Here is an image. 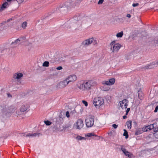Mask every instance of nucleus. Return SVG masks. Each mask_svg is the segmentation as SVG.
Wrapping results in <instances>:
<instances>
[{
	"instance_id": "obj_29",
	"label": "nucleus",
	"mask_w": 158,
	"mask_h": 158,
	"mask_svg": "<svg viewBox=\"0 0 158 158\" xmlns=\"http://www.w3.org/2000/svg\"><path fill=\"white\" fill-rule=\"evenodd\" d=\"M15 107L13 106H11L10 107V109H9V112L10 113H13L15 111Z\"/></svg>"
},
{
	"instance_id": "obj_57",
	"label": "nucleus",
	"mask_w": 158,
	"mask_h": 158,
	"mask_svg": "<svg viewBox=\"0 0 158 158\" xmlns=\"http://www.w3.org/2000/svg\"><path fill=\"white\" fill-rule=\"evenodd\" d=\"M1 51V52H2V50H1V49H0V51Z\"/></svg>"
},
{
	"instance_id": "obj_26",
	"label": "nucleus",
	"mask_w": 158,
	"mask_h": 158,
	"mask_svg": "<svg viewBox=\"0 0 158 158\" xmlns=\"http://www.w3.org/2000/svg\"><path fill=\"white\" fill-rule=\"evenodd\" d=\"M73 25H74L76 28V29L77 27L80 26L81 25V23L80 22H77L76 23H73Z\"/></svg>"
},
{
	"instance_id": "obj_45",
	"label": "nucleus",
	"mask_w": 158,
	"mask_h": 158,
	"mask_svg": "<svg viewBox=\"0 0 158 158\" xmlns=\"http://www.w3.org/2000/svg\"><path fill=\"white\" fill-rule=\"evenodd\" d=\"M112 127L116 129L118 127V125H117L116 124H113L112 125Z\"/></svg>"
},
{
	"instance_id": "obj_48",
	"label": "nucleus",
	"mask_w": 158,
	"mask_h": 158,
	"mask_svg": "<svg viewBox=\"0 0 158 158\" xmlns=\"http://www.w3.org/2000/svg\"><path fill=\"white\" fill-rule=\"evenodd\" d=\"M17 2L19 3H20L23 2V0H17Z\"/></svg>"
},
{
	"instance_id": "obj_15",
	"label": "nucleus",
	"mask_w": 158,
	"mask_h": 158,
	"mask_svg": "<svg viewBox=\"0 0 158 158\" xmlns=\"http://www.w3.org/2000/svg\"><path fill=\"white\" fill-rule=\"evenodd\" d=\"M29 106L27 105H22L20 107V110L23 112L26 111L28 108Z\"/></svg>"
},
{
	"instance_id": "obj_2",
	"label": "nucleus",
	"mask_w": 158,
	"mask_h": 158,
	"mask_svg": "<svg viewBox=\"0 0 158 158\" xmlns=\"http://www.w3.org/2000/svg\"><path fill=\"white\" fill-rule=\"evenodd\" d=\"M110 46L111 47L110 49L112 50V52L114 53L117 52L122 46L120 44L116 43L115 41L112 42L110 44Z\"/></svg>"
},
{
	"instance_id": "obj_35",
	"label": "nucleus",
	"mask_w": 158,
	"mask_h": 158,
	"mask_svg": "<svg viewBox=\"0 0 158 158\" xmlns=\"http://www.w3.org/2000/svg\"><path fill=\"white\" fill-rule=\"evenodd\" d=\"M102 84L104 85H110L109 83V81H104L103 82Z\"/></svg>"
},
{
	"instance_id": "obj_59",
	"label": "nucleus",
	"mask_w": 158,
	"mask_h": 158,
	"mask_svg": "<svg viewBox=\"0 0 158 158\" xmlns=\"http://www.w3.org/2000/svg\"><path fill=\"white\" fill-rule=\"evenodd\" d=\"M157 130H158V127L157 128Z\"/></svg>"
},
{
	"instance_id": "obj_40",
	"label": "nucleus",
	"mask_w": 158,
	"mask_h": 158,
	"mask_svg": "<svg viewBox=\"0 0 158 158\" xmlns=\"http://www.w3.org/2000/svg\"><path fill=\"white\" fill-rule=\"evenodd\" d=\"M3 23H1L0 24V31H2L3 30L4 28L2 27Z\"/></svg>"
},
{
	"instance_id": "obj_24",
	"label": "nucleus",
	"mask_w": 158,
	"mask_h": 158,
	"mask_svg": "<svg viewBox=\"0 0 158 158\" xmlns=\"http://www.w3.org/2000/svg\"><path fill=\"white\" fill-rule=\"evenodd\" d=\"M123 35V31H121L120 32L116 34V37L117 38H121L122 37Z\"/></svg>"
},
{
	"instance_id": "obj_53",
	"label": "nucleus",
	"mask_w": 158,
	"mask_h": 158,
	"mask_svg": "<svg viewBox=\"0 0 158 158\" xmlns=\"http://www.w3.org/2000/svg\"><path fill=\"white\" fill-rule=\"evenodd\" d=\"M82 0H77V1L78 2H80Z\"/></svg>"
},
{
	"instance_id": "obj_37",
	"label": "nucleus",
	"mask_w": 158,
	"mask_h": 158,
	"mask_svg": "<svg viewBox=\"0 0 158 158\" xmlns=\"http://www.w3.org/2000/svg\"><path fill=\"white\" fill-rule=\"evenodd\" d=\"M22 112L21 111V110L20 111H18L16 112V114H17V116L20 115L22 114Z\"/></svg>"
},
{
	"instance_id": "obj_41",
	"label": "nucleus",
	"mask_w": 158,
	"mask_h": 158,
	"mask_svg": "<svg viewBox=\"0 0 158 158\" xmlns=\"http://www.w3.org/2000/svg\"><path fill=\"white\" fill-rule=\"evenodd\" d=\"M130 108H128L126 110V115H127L128 114V112L130 110Z\"/></svg>"
},
{
	"instance_id": "obj_9",
	"label": "nucleus",
	"mask_w": 158,
	"mask_h": 158,
	"mask_svg": "<svg viewBox=\"0 0 158 158\" xmlns=\"http://www.w3.org/2000/svg\"><path fill=\"white\" fill-rule=\"evenodd\" d=\"M158 65V60L152 62L150 64L145 66L144 68L146 69H151L156 67Z\"/></svg>"
},
{
	"instance_id": "obj_38",
	"label": "nucleus",
	"mask_w": 158,
	"mask_h": 158,
	"mask_svg": "<svg viewBox=\"0 0 158 158\" xmlns=\"http://www.w3.org/2000/svg\"><path fill=\"white\" fill-rule=\"evenodd\" d=\"M104 0H99L98 2V5L102 4Z\"/></svg>"
},
{
	"instance_id": "obj_46",
	"label": "nucleus",
	"mask_w": 158,
	"mask_h": 158,
	"mask_svg": "<svg viewBox=\"0 0 158 158\" xmlns=\"http://www.w3.org/2000/svg\"><path fill=\"white\" fill-rule=\"evenodd\" d=\"M56 69L58 70H60L62 69H63V68L62 67L60 66L57 67V68H56Z\"/></svg>"
},
{
	"instance_id": "obj_6",
	"label": "nucleus",
	"mask_w": 158,
	"mask_h": 158,
	"mask_svg": "<svg viewBox=\"0 0 158 158\" xmlns=\"http://www.w3.org/2000/svg\"><path fill=\"white\" fill-rule=\"evenodd\" d=\"M128 101L126 99H124L123 100L119 102V104H120V106L121 108L123 109H126L128 105Z\"/></svg>"
},
{
	"instance_id": "obj_10",
	"label": "nucleus",
	"mask_w": 158,
	"mask_h": 158,
	"mask_svg": "<svg viewBox=\"0 0 158 158\" xmlns=\"http://www.w3.org/2000/svg\"><path fill=\"white\" fill-rule=\"evenodd\" d=\"M68 84V82L66 81V79L60 82L57 84V87L59 88H63L66 87Z\"/></svg>"
},
{
	"instance_id": "obj_18",
	"label": "nucleus",
	"mask_w": 158,
	"mask_h": 158,
	"mask_svg": "<svg viewBox=\"0 0 158 158\" xmlns=\"http://www.w3.org/2000/svg\"><path fill=\"white\" fill-rule=\"evenodd\" d=\"M143 133V131L141 128H139L137 129L135 132V135H138L142 134Z\"/></svg>"
},
{
	"instance_id": "obj_16",
	"label": "nucleus",
	"mask_w": 158,
	"mask_h": 158,
	"mask_svg": "<svg viewBox=\"0 0 158 158\" xmlns=\"http://www.w3.org/2000/svg\"><path fill=\"white\" fill-rule=\"evenodd\" d=\"M156 123H155L153 124H151L147 126L146 127L147 128V129H149V130H151L156 127Z\"/></svg>"
},
{
	"instance_id": "obj_13",
	"label": "nucleus",
	"mask_w": 158,
	"mask_h": 158,
	"mask_svg": "<svg viewBox=\"0 0 158 158\" xmlns=\"http://www.w3.org/2000/svg\"><path fill=\"white\" fill-rule=\"evenodd\" d=\"M23 74L19 73H14L13 76V80L16 79L18 80L20 79L23 76Z\"/></svg>"
},
{
	"instance_id": "obj_17",
	"label": "nucleus",
	"mask_w": 158,
	"mask_h": 158,
	"mask_svg": "<svg viewBox=\"0 0 158 158\" xmlns=\"http://www.w3.org/2000/svg\"><path fill=\"white\" fill-rule=\"evenodd\" d=\"M101 89L103 91H106L109 90L110 88L106 85H103L101 87Z\"/></svg>"
},
{
	"instance_id": "obj_8",
	"label": "nucleus",
	"mask_w": 158,
	"mask_h": 158,
	"mask_svg": "<svg viewBox=\"0 0 158 158\" xmlns=\"http://www.w3.org/2000/svg\"><path fill=\"white\" fill-rule=\"evenodd\" d=\"M66 81L68 82V84L70 83H73L77 79V77L75 75H72L69 76L66 79Z\"/></svg>"
},
{
	"instance_id": "obj_5",
	"label": "nucleus",
	"mask_w": 158,
	"mask_h": 158,
	"mask_svg": "<svg viewBox=\"0 0 158 158\" xmlns=\"http://www.w3.org/2000/svg\"><path fill=\"white\" fill-rule=\"evenodd\" d=\"M104 102L103 100L100 97L95 98L93 100V104L96 106H99L103 105Z\"/></svg>"
},
{
	"instance_id": "obj_30",
	"label": "nucleus",
	"mask_w": 158,
	"mask_h": 158,
	"mask_svg": "<svg viewBox=\"0 0 158 158\" xmlns=\"http://www.w3.org/2000/svg\"><path fill=\"white\" fill-rule=\"evenodd\" d=\"M27 23L26 22H23L22 24V27L24 29H25L27 26Z\"/></svg>"
},
{
	"instance_id": "obj_19",
	"label": "nucleus",
	"mask_w": 158,
	"mask_h": 158,
	"mask_svg": "<svg viewBox=\"0 0 158 158\" xmlns=\"http://www.w3.org/2000/svg\"><path fill=\"white\" fill-rule=\"evenodd\" d=\"M8 3L7 2H5L4 3L2 4L1 6L0 7V9L2 11L7 7V6H8Z\"/></svg>"
},
{
	"instance_id": "obj_58",
	"label": "nucleus",
	"mask_w": 158,
	"mask_h": 158,
	"mask_svg": "<svg viewBox=\"0 0 158 158\" xmlns=\"http://www.w3.org/2000/svg\"><path fill=\"white\" fill-rule=\"evenodd\" d=\"M154 135H155V136H156V133H155Z\"/></svg>"
},
{
	"instance_id": "obj_22",
	"label": "nucleus",
	"mask_w": 158,
	"mask_h": 158,
	"mask_svg": "<svg viewBox=\"0 0 158 158\" xmlns=\"http://www.w3.org/2000/svg\"><path fill=\"white\" fill-rule=\"evenodd\" d=\"M71 126V125L70 124L68 123L63 125V127L64 129H66L69 128H70Z\"/></svg>"
},
{
	"instance_id": "obj_33",
	"label": "nucleus",
	"mask_w": 158,
	"mask_h": 158,
	"mask_svg": "<svg viewBox=\"0 0 158 158\" xmlns=\"http://www.w3.org/2000/svg\"><path fill=\"white\" fill-rule=\"evenodd\" d=\"M124 131L123 133V135L125 136V138L126 139H127L128 137V135L127 132L126 131V130L125 129L124 130Z\"/></svg>"
},
{
	"instance_id": "obj_39",
	"label": "nucleus",
	"mask_w": 158,
	"mask_h": 158,
	"mask_svg": "<svg viewBox=\"0 0 158 158\" xmlns=\"http://www.w3.org/2000/svg\"><path fill=\"white\" fill-rule=\"evenodd\" d=\"M82 102L85 105V106H88V103L87 102L84 100H83Z\"/></svg>"
},
{
	"instance_id": "obj_21",
	"label": "nucleus",
	"mask_w": 158,
	"mask_h": 158,
	"mask_svg": "<svg viewBox=\"0 0 158 158\" xmlns=\"http://www.w3.org/2000/svg\"><path fill=\"white\" fill-rule=\"evenodd\" d=\"M131 123L132 122L131 121H127L126 124L128 129H131Z\"/></svg>"
},
{
	"instance_id": "obj_32",
	"label": "nucleus",
	"mask_w": 158,
	"mask_h": 158,
	"mask_svg": "<svg viewBox=\"0 0 158 158\" xmlns=\"http://www.w3.org/2000/svg\"><path fill=\"white\" fill-rule=\"evenodd\" d=\"M124 154L127 156L128 157H131V155H130V152L127 151L126 152H124Z\"/></svg>"
},
{
	"instance_id": "obj_56",
	"label": "nucleus",
	"mask_w": 158,
	"mask_h": 158,
	"mask_svg": "<svg viewBox=\"0 0 158 158\" xmlns=\"http://www.w3.org/2000/svg\"><path fill=\"white\" fill-rule=\"evenodd\" d=\"M77 18V17H74V19H76V18Z\"/></svg>"
},
{
	"instance_id": "obj_11",
	"label": "nucleus",
	"mask_w": 158,
	"mask_h": 158,
	"mask_svg": "<svg viewBox=\"0 0 158 158\" xmlns=\"http://www.w3.org/2000/svg\"><path fill=\"white\" fill-rule=\"evenodd\" d=\"M21 39H23V40L25 39V37H23L20 38V39H17L14 42H12L11 44V46L13 47H15L19 46L20 44V42L21 41Z\"/></svg>"
},
{
	"instance_id": "obj_7",
	"label": "nucleus",
	"mask_w": 158,
	"mask_h": 158,
	"mask_svg": "<svg viewBox=\"0 0 158 158\" xmlns=\"http://www.w3.org/2000/svg\"><path fill=\"white\" fill-rule=\"evenodd\" d=\"M93 38H89L83 41L81 43V45L84 47H86L92 43Z\"/></svg>"
},
{
	"instance_id": "obj_42",
	"label": "nucleus",
	"mask_w": 158,
	"mask_h": 158,
	"mask_svg": "<svg viewBox=\"0 0 158 158\" xmlns=\"http://www.w3.org/2000/svg\"><path fill=\"white\" fill-rule=\"evenodd\" d=\"M147 128L146 127V126L145 127H143L142 129L143 131V132L146 131H147L148 129H147Z\"/></svg>"
},
{
	"instance_id": "obj_52",
	"label": "nucleus",
	"mask_w": 158,
	"mask_h": 158,
	"mask_svg": "<svg viewBox=\"0 0 158 158\" xmlns=\"http://www.w3.org/2000/svg\"><path fill=\"white\" fill-rule=\"evenodd\" d=\"M11 20H12L11 18L10 19L7 20V22H9Z\"/></svg>"
},
{
	"instance_id": "obj_49",
	"label": "nucleus",
	"mask_w": 158,
	"mask_h": 158,
	"mask_svg": "<svg viewBox=\"0 0 158 158\" xmlns=\"http://www.w3.org/2000/svg\"><path fill=\"white\" fill-rule=\"evenodd\" d=\"M7 95L8 97L10 98L12 97L10 93H7Z\"/></svg>"
},
{
	"instance_id": "obj_31",
	"label": "nucleus",
	"mask_w": 158,
	"mask_h": 158,
	"mask_svg": "<svg viewBox=\"0 0 158 158\" xmlns=\"http://www.w3.org/2000/svg\"><path fill=\"white\" fill-rule=\"evenodd\" d=\"M49 63L48 61H46L44 62L43 64V66L44 67H48L49 66Z\"/></svg>"
},
{
	"instance_id": "obj_44",
	"label": "nucleus",
	"mask_w": 158,
	"mask_h": 158,
	"mask_svg": "<svg viewBox=\"0 0 158 158\" xmlns=\"http://www.w3.org/2000/svg\"><path fill=\"white\" fill-rule=\"evenodd\" d=\"M66 115L67 118H69L70 116L69 113L68 111H67L66 112Z\"/></svg>"
},
{
	"instance_id": "obj_23",
	"label": "nucleus",
	"mask_w": 158,
	"mask_h": 158,
	"mask_svg": "<svg viewBox=\"0 0 158 158\" xmlns=\"http://www.w3.org/2000/svg\"><path fill=\"white\" fill-rule=\"evenodd\" d=\"M85 136L88 137H91L92 136H95V137H98V136L96 135H94V133H87L85 135Z\"/></svg>"
},
{
	"instance_id": "obj_4",
	"label": "nucleus",
	"mask_w": 158,
	"mask_h": 158,
	"mask_svg": "<svg viewBox=\"0 0 158 158\" xmlns=\"http://www.w3.org/2000/svg\"><path fill=\"white\" fill-rule=\"evenodd\" d=\"M84 124L82 119L81 118H79L77 121L74 124V127L77 129L80 130L83 127Z\"/></svg>"
},
{
	"instance_id": "obj_34",
	"label": "nucleus",
	"mask_w": 158,
	"mask_h": 158,
	"mask_svg": "<svg viewBox=\"0 0 158 158\" xmlns=\"http://www.w3.org/2000/svg\"><path fill=\"white\" fill-rule=\"evenodd\" d=\"M44 123L47 126L50 125L52 124V122L48 120L45 121Z\"/></svg>"
},
{
	"instance_id": "obj_12",
	"label": "nucleus",
	"mask_w": 158,
	"mask_h": 158,
	"mask_svg": "<svg viewBox=\"0 0 158 158\" xmlns=\"http://www.w3.org/2000/svg\"><path fill=\"white\" fill-rule=\"evenodd\" d=\"M39 133H30L27 132H25L22 134V136H25L26 137H35L36 136L38 135Z\"/></svg>"
},
{
	"instance_id": "obj_54",
	"label": "nucleus",
	"mask_w": 158,
	"mask_h": 158,
	"mask_svg": "<svg viewBox=\"0 0 158 158\" xmlns=\"http://www.w3.org/2000/svg\"><path fill=\"white\" fill-rule=\"evenodd\" d=\"M156 44H158V39L156 41Z\"/></svg>"
},
{
	"instance_id": "obj_51",
	"label": "nucleus",
	"mask_w": 158,
	"mask_h": 158,
	"mask_svg": "<svg viewBox=\"0 0 158 158\" xmlns=\"http://www.w3.org/2000/svg\"><path fill=\"white\" fill-rule=\"evenodd\" d=\"M126 115H124V116H123V118L124 119H125L126 118H127V116H126Z\"/></svg>"
},
{
	"instance_id": "obj_1",
	"label": "nucleus",
	"mask_w": 158,
	"mask_h": 158,
	"mask_svg": "<svg viewBox=\"0 0 158 158\" xmlns=\"http://www.w3.org/2000/svg\"><path fill=\"white\" fill-rule=\"evenodd\" d=\"M97 85V83L93 80H81L77 82V86L83 91H87L90 90L92 87L95 86Z\"/></svg>"
},
{
	"instance_id": "obj_28",
	"label": "nucleus",
	"mask_w": 158,
	"mask_h": 158,
	"mask_svg": "<svg viewBox=\"0 0 158 158\" xmlns=\"http://www.w3.org/2000/svg\"><path fill=\"white\" fill-rule=\"evenodd\" d=\"M120 147L121 150L124 153V152H126L127 151L126 149L125 148V146L124 145H120Z\"/></svg>"
},
{
	"instance_id": "obj_50",
	"label": "nucleus",
	"mask_w": 158,
	"mask_h": 158,
	"mask_svg": "<svg viewBox=\"0 0 158 158\" xmlns=\"http://www.w3.org/2000/svg\"><path fill=\"white\" fill-rule=\"evenodd\" d=\"M127 17L129 18H130L131 17V15L130 14H128L127 15Z\"/></svg>"
},
{
	"instance_id": "obj_25",
	"label": "nucleus",
	"mask_w": 158,
	"mask_h": 158,
	"mask_svg": "<svg viewBox=\"0 0 158 158\" xmlns=\"http://www.w3.org/2000/svg\"><path fill=\"white\" fill-rule=\"evenodd\" d=\"M115 82V80L114 78H111L109 80V82L110 85H112L114 84Z\"/></svg>"
},
{
	"instance_id": "obj_55",
	"label": "nucleus",
	"mask_w": 158,
	"mask_h": 158,
	"mask_svg": "<svg viewBox=\"0 0 158 158\" xmlns=\"http://www.w3.org/2000/svg\"><path fill=\"white\" fill-rule=\"evenodd\" d=\"M6 0L7 2H10L11 1H12V0Z\"/></svg>"
},
{
	"instance_id": "obj_20",
	"label": "nucleus",
	"mask_w": 158,
	"mask_h": 158,
	"mask_svg": "<svg viewBox=\"0 0 158 158\" xmlns=\"http://www.w3.org/2000/svg\"><path fill=\"white\" fill-rule=\"evenodd\" d=\"M138 96L140 99H142L143 98V94L141 89H139L138 92Z\"/></svg>"
},
{
	"instance_id": "obj_47",
	"label": "nucleus",
	"mask_w": 158,
	"mask_h": 158,
	"mask_svg": "<svg viewBox=\"0 0 158 158\" xmlns=\"http://www.w3.org/2000/svg\"><path fill=\"white\" fill-rule=\"evenodd\" d=\"M158 105L157 106L155 109V110H154V112H157V111H158Z\"/></svg>"
},
{
	"instance_id": "obj_3",
	"label": "nucleus",
	"mask_w": 158,
	"mask_h": 158,
	"mask_svg": "<svg viewBox=\"0 0 158 158\" xmlns=\"http://www.w3.org/2000/svg\"><path fill=\"white\" fill-rule=\"evenodd\" d=\"M94 117L93 115H89L85 120V124L87 127H90L94 125Z\"/></svg>"
},
{
	"instance_id": "obj_43",
	"label": "nucleus",
	"mask_w": 158,
	"mask_h": 158,
	"mask_svg": "<svg viewBox=\"0 0 158 158\" xmlns=\"http://www.w3.org/2000/svg\"><path fill=\"white\" fill-rule=\"evenodd\" d=\"M139 5V4L138 3H133L132 5V6L133 7H135V6H138Z\"/></svg>"
},
{
	"instance_id": "obj_14",
	"label": "nucleus",
	"mask_w": 158,
	"mask_h": 158,
	"mask_svg": "<svg viewBox=\"0 0 158 158\" xmlns=\"http://www.w3.org/2000/svg\"><path fill=\"white\" fill-rule=\"evenodd\" d=\"M70 4V3H69V2H67L66 3L65 5L64 6H63L62 4L60 5L57 8V9L59 10L60 11L63 10L64 9H62L60 10L61 9H64V10H67L68 9V6H69V5Z\"/></svg>"
},
{
	"instance_id": "obj_27",
	"label": "nucleus",
	"mask_w": 158,
	"mask_h": 158,
	"mask_svg": "<svg viewBox=\"0 0 158 158\" xmlns=\"http://www.w3.org/2000/svg\"><path fill=\"white\" fill-rule=\"evenodd\" d=\"M76 139L78 140H85L86 138L80 135H78L76 137Z\"/></svg>"
},
{
	"instance_id": "obj_36",
	"label": "nucleus",
	"mask_w": 158,
	"mask_h": 158,
	"mask_svg": "<svg viewBox=\"0 0 158 158\" xmlns=\"http://www.w3.org/2000/svg\"><path fill=\"white\" fill-rule=\"evenodd\" d=\"M92 43H93L94 45H95L98 44V42L97 40H94L93 38V41L92 42Z\"/></svg>"
}]
</instances>
